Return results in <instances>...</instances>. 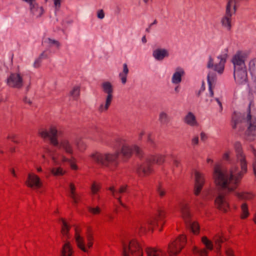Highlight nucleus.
Masks as SVG:
<instances>
[{
    "mask_svg": "<svg viewBox=\"0 0 256 256\" xmlns=\"http://www.w3.org/2000/svg\"><path fill=\"white\" fill-rule=\"evenodd\" d=\"M234 148L237 162L240 164L241 170L238 166H232L229 170L223 169L220 166L216 164L214 169L213 176L216 184L221 188L214 193L215 204L216 208L223 212L229 209V204L225 198L226 192L234 191L244 174L247 172V160L240 143L235 142Z\"/></svg>",
    "mask_w": 256,
    "mask_h": 256,
    "instance_id": "f257e3e1",
    "label": "nucleus"
},
{
    "mask_svg": "<svg viewBox=\"0 0 256 256\" xmlns=\"http://www.w3.org/2000/svg\"><path fill=\"white\" fill-rule=\"evenodd\" d=\"M110 146L116 151L114 153L95 152L91 154L90 157L98 164L110 170H113V166L118 164L120 152L118 150L119 149L121 154L126 158H130L133 152L139 157L142 156V150L138 146L136 145L130 146L128 141L123 138H115Z\"/></svg>",
    "mask_w": 256,
    "mask_h": 256,
    "instance_id": "f03ea898",
    "label": "nucleus"
},
{
    "mask_svg": "<svg viewBox=\"0 0 256 256\" xmlns=\"http://www.w3.org/2000/svg\"><path fill=\"white\" fill-rule=\"evenodd\" d=\"M228 50L224 49L220 54L216 56V61L209 56L207 62L206 68L214 72H210L207 76L208 83V94L206 95V98L204 100L206 103L210 105L213 101L214 92L212 86L214 84L216 78V74L222 75L225 68V64L228 58Z\"/></svg>",
    "mask_w": 256,
    "mask_h": 256,
    "instance_id": "7ed1b4c3",
    "label": "nucleus"
},
{
    "mask_svg": "<svg viewBox=\"0 0 256 256\" xmlns=\"http://www.w3.org/2000/svg\"><path fill=\"white\" fill-rule=\"evenodd\" d=\"M252 102L249 104V109L246 114L242 116L240 114L234 112L232 116L234 128H236L237 124L240 122H244L246 126V135L249 140H253L256 137V116L252 114L250 108Z\"/></svg>",
    "mask_w": 256,
    "mask_h": 256,
    "instance_id": "20e7f679",
    "label": "nucleus"
},
{
    "mask_svg": "<svg viewBox=\"0 0 256 256\" xmlns=\"http://www.w3.org/2000/svg\"><path fill=\"white\" fill-rule=\"evenodd\" d=\"M58 131L54 126H50L48 130H42L38 132L39 135L43 138H48L53 146L62 150L66 153L72 154L74 152L72 144L68 140L64 139L60 142L58 140Z\"/></svg>",
    "mask_w": 256,
    "mask_h": 256,
    "instance_id": "39448f33",
    "label": "nucleus"
},
{
    "mask_svg": "<svg viewBox=\"0 0 256 256\" xmlns=\"http://www.w3.org/2000/svg\"><path fill=\"white\" fill-rule=\"evenodd\" d=\"M147 256H165L166 253L160 249L148 248L146 250ZM142 256L141 246L134 240H128L122 242V256Z\"/></svg>",
    "mask_w": 256,
    "mask_h": 256,
    "instance_id": "423d86ee",
    "label": "nucleus"
},
{
    "mask_svg": "<svg viewBox=\"0 0 256 256\" xmlns=\"http://www.w3.org/2000/svg\"><path fill=\"white\" fill-rule=\"evenodd\" d=\"M176 208L180 213L188 228L194 234H197L199 230V226L192 219L188 202L184 200H180Z\"/></svg>",
    "mask_w": 256,
    "mask_h": 256,
    "instance_id": "0eeeda50",
    "label": "nucleus"
},
{
    "mask_svg": "<svg viewBox=\"0 0 256 256\" xmlns=\"http://www.w3.org/2000/svg\"><path fill=\"white\" fill-rule=\"evenodd\" d=\"M166 212L164 210H158V216L152 220L146 221H139L135 225L136 231L140 234H144L146 230L150 229L152 226L162 225L164 222Z\"/></svg>",
    "mask_w": 256,
    "mask_h": 256,
    "instance_id": "6e6552de",
    "label": "nucleus"
},
{
    "mask_svg": "<svg viewBox=\"0 0 256 256\" xmlns=\"http://www.w3.org/2000/svg\"><path fill=\"white\" fill-rule=\"evenodd\" d=\"M164 162V156L162 155L151 156L146 157L142 163L138 165L136 172L140 176H146L152 172L151 164L156 163L158 164Z\"/></svg>",
    "mask_w": 256,
    "mask_h": 256,
    "instance_id": "1a4fd4ad",
    "label": "nucleus"
},
{
    "mask_svg": "<svg viewBox=\"0 0 256 256\" xmlns=\"http://www.w3.org/2000/svg\"><path fill=\"white\" fill-rule=\"evenodd\" d=\"M101 87L102 92L106 94L104 104H102L98 108V110L102 112L106 111L110 106L113 98L114 88L112 84L108 81L104 82Z\"/></svg>",
    "mask_w": 256,
    "mask_h": 256,
    "instance_id": "9d476101",
    "label": "nucleus"
},
{
    "mask_svg": "<svg viewBox=\"0 0 256 256\" xmlns=\"http://www.w3.org/2000/svg\"><path fill=\"white\" fill-rule=\"evenodd\" d=\"M236 10L235 2L232 0H230L226 6V14L221 20L222 26L228 30L231 29V17L235 13Z\"/></svg>",
    "mask_w": 256,
    "mask_h": 256,
    "instance_id": "9b49d317",
    "label": "nucleus"
},
{
    "mask_svg": "<svg viewBox=\"0 0 256 256\" xmlns=\"http://www.w3.org/2000/svg\"><path fill=\"white\" fill-rule=\"evenodd\" d=\"M248 58V53L245 51L238 50L232 56L231 62L234 69L246 68L245 62Z\"/></svg>",
    "mask_w": 256,
    "mask_h": 256,
    "instance_id": "f8f14e48",
    "label": "nucleus"
},
{
    "mask_svg": "<svg viewBox=\"0 0 256 256\" xmlns=\"http://www.w3.org/2000/svg\"><path fill=\"white\" fill-rule=\"evenodd\" d=\"M186 238L184 235L180 236L168 246V252L170 256H176L178 254L186 243Z\"/></svg>",
    "mask_w": 256,
    "mask_h": 256,
    "instance_id": "ddd939ff",
    "label": "nucleus"
},
{
    "mask_svg": "<svg viewBox=\"0 0 256 256\" xmlns=\"http://www.w3.org/2000/svg\"><path fill=\"white\" fill-rule=\"evenodd\" d=\"M6 84L10 87L20 88L23 86L22 76L19 73H11L6 79Z\"/></svg>",
    "mask_w": 256,
    "mask_h": 256,
    "instance_id": "4468645a",
    "label": "nucleus"
},
{
    "mask_svg": "<svg viewBox=\"0 0 256 256\" xmlns=\"http://www.w3.org/2000/svg\"><path fill=\"white\" fill-rule=\"evenodd\" d=\"M234 77L236 83L244 85L248 82L246 68L234 69Z\"/></svg>",
    "mask_w": 256,
    "mask_h": 256,
    "instance_id": "2eb2a0df",
    "label": "nucleus"
},
{
    "mask_svg": "<svg viewBox=\"0 0 256 256\" xmlns=\"http://www.w3.org/2000/svg\"><path fill=\"white\" fill-rule=\"evenodd\" d=\"M202 242L206 246V248L198 249L197 247L194 246L193 252L195 254H198L200 256H208V250H212L214 248L213 243L211 240H208L206 236L202 238Z\"/></svg>",
    "mask_w": 256,
    "mask_h": 256,
    "instance_id": "dca6fc26",
    "label": "nucleus"
},
{
    "mask_svg": "<svg viewBox=\"0 0 256 256\" xmlns=\"http://www.w3.org/2000/svg\"><path fill=\"white\" fill-rule=\"evenodd\" d=\"M204 182L205 178L204 174L200 172H196L194 173V192L196 196L200 194Z\"/></svg>",
    "mask_w": 256,
    "mask_h": 256,
    "instance_id": "f3484780",
    "label": "nucleus"
},
{
    "mask_svg": "<svg viewBox=\"0 0 256 256\" xmlns=\"http://www.w3.org/2000/svg\"><path fill=\"white\" fill-rule=\"evenodd\" d=\"M47 152L50 154V156L52 159L53 161L54 164V166H58L60 164V160L59 158H57L55 156L52 155V154H53L50 150L47 149ZM60 160L62 162H68L69 163L71 168L73 170H76L78 167L76 164H74L72 160L68 158H66L64 156H62L60 158Z\"/></svg>",
    "mask_w": 256,
    "mask_h": 256,
    "instance_id": "a211bd4d",
    "label": "nucleus"
},
{
    "mask_svg": "<svg viewBox=\"0 0 256 256\" xmlns=\"http://www.w3.org/2000/svg\"><path fill=\"white\" fill-rule=\"evenodd\" d=\"M184 75L185 71L184 69L180 66L176 67L175 68L174 72L172 76V83L174 84H178L182 82V78Z\"/></svg>",
    "mask_w": 256,
    "mask_h": 256,
    "instance_id": "6ab92c4d",
    "label": "nucleus"
},
{
    "mask_svg": "<svg viewBox=\"0 0 256 256\" xmlns=\"http://www.w3.org/2000/svg\"><path fill=\"white\" fill-rule=\"evenodd\" d=\"M26 184L28 186L34 188H40L42 186V182L40 178L36 174H28Z\"/></svg>",
    "mask_w": 256,
    "mask_h": 256,
    "instance_id": "aec40b11",
    "label": "nucleus"
},
{
    "mask_svg": "<svg viewBox=\"0 0 256 256\" xmlns=\"http://www.w3.org/2000/svg\"><path fill=\"white\" fill-rule=\"evenodd\" d=\"M152 56L158 61H162L164 58H168L170 56L168 50L163 48H158L152 52Z\"/></svg>",
    "mask_w": 256,
    "mask_h": 256,
    "instance_id": "412c9836",
    "label": "nucleus"
},
{
    "mask_svg": "<svg viewBox=\"0 0 256 256\" xmlns=\"http://www.w3.org/2000/svg\"><path fill=\"white\" fill-rule=\"evenodd\" d=\"M30 14L36 18L41 17L44 12L43 7L40 6L36 2L30 6Z\"/></svg>",
    "mask_w": 256,
    "mask_h": 256,
    "instance_id": "4be33fe9",
    "label": "nucleus"
},
{
    "mask_svg": "<svg viewBox=\"0 0 256 256\" xmlns=\"http://www.w3.org/2000/svg\"><path fill=\"white\" fill-rule=\"evenodd\" d=\"M42 44L46 48L47 50H48L50 52V48H58L60 46L58 41L50 38H44L42 40Z\"/></svg>",
    "mask_w": 256,
    "mask_h": 256,
    "instance_id": "5701e85b",
    "label": "nucleus"
},
{
    "mask_svg": "<svg viewBox=\"0 0 256 256\" xmlns=\"http://www.w3.org/2000/svg\"><path fill=\"white\" fill-rule=\"evenodd\" d=\"M184 121L186 124L192 127L198 126V123L196 116L190 112H188L185 116Z\"/></svg>",
    "mask_w": 256,
    "mask_h": 256,
    "instance_id": "b1692460",
    "label": "nucleus"
},
{
    "mask_svg": "<svg viewBox=\"0 0 256 256\" xmlns=\"http://www.w3.org/2000/svg\"><path fill=\"white\" fill-rule=\"evenodd\" d=\"M213 240L216 245V252L218 254V256H222L220 252L221 244L226 240V238L219 234H216L214 236Z\"/></svg>",
    "mask_w": 256,
    "mask_h": 256,
    "instance_id": "393cba45",
    "label": "nucleus"
},
{
    "mask_svg": "<svg viewBox=\"0 0 256 256\" xmlns=\"http://www.w3.org/2000/svg\"><path fill=\"white\" fill-rule=\"evenodd\" d=\"M75 241L77 246L84 252H87L88 250L85 246V242L84 238L80 236L78 230L76 228Z\"/></svg>",
    "mask_w": 256,
    "mask_h": 256,
    "instance_id": "a878e982",
    "label": "nucleus"
},
{
    "mask_svg": "<svg viewBox=\"0 0 256 256\" xmlns=\"http://www.w3.org/2000/svg\"><path fill=\"white\" fill-rule=\"evenodd\" d=\"M126 186H122L118 190H116L114 186L110 187L108 190H110L112 195L118 199L120 204L124 207H126L125 205L123 204L120 200V197L117 198L116 195L118 194H121L125 192L126 191Z\"/></svg>",
    "mask_w": 256,
    "mask_h": 256,
    "instance_id": "bb28decb",
    "label": "nucleus"
},
{
    "mask_svg": "<svg viewBox=\"0 0 256 256\" xmlns=\"http://www.w3.org/2000/svg\"><path fill=\"white\" fill-rule=\"evenodd\" d=\"M73 252L70 243L66 242L62 246L60 256H73Z\"/></svg>",
    "mask_w": 256,
    "mask_h": 256,
    "instance_id": "cd10ccee",
    "label": "nucleus"
},
{
    "mask_svg": "<svg viewBox=\"0 0 256 256\" xmlns=\"http://www.w3.org/2000/svg\"><path fill=\"white\" fill-rule=\"evenodd\" d=\"M122 66L123 70L122 72L119 74V77L122 83L124 84L126 82L127 76L128 74L129 70L126 64H124Z\"/></svg>",
    "mask_w": 256,
    "mask_h": 256,
    "instance_id": "c85d7f7f",
    "label": "nucleus"
},
{
    "mask_svg": "<svg viewBox=\"0 0 256 256\" xmlns=\"http://www.w3.org/2000/svg\"><path fill=\"white\" fill-rule=\"evenodd\" d=\"M75 186L74 184H70V194L69 196L72 198L74 203L76 204L79 200V196L75 192Z\"/></svg>",
    "mask_w": 256,
    "mask_h": 256,
    "instance_id": "c756f323",
    "label": "nucleus"
},
{
    "mask_svg": "<svg viewBox=\"0 0 256 256\" xmlns=\"http://www.w3.org/2000/svg\"><path fill=\"white\" fill-rule=\"evenodd\" d=\"M60 221L62 224V234L63 236H68L70 230V226L63 218H60Z\"/></svg>",
    "mask_w": 256,
    "mask_h": 256,
    "instance_id": "7c9ffc66",
    "label": "nucleus"
},
{
    "mask_svg": "<svg viewBox=\"0 0 256 256\" xmlns=\"http://www.w3.org/2000/svg\"><path fill=\"white\" fill-rule=\"evenodd\" d=\"M248 70L252 76L256 77V58L252 59L250 61Z\"/></svg>",
    "mask_w": 256,
    "mask_h": 256,
    "instance_id": "2f4dec72",
    "label": "nucleus"
},
{
    "mask_svg": "<svg viewBox=\"0 0 256 256\" xmlns=\"http://www.w3.org/2000/svg\"><path fill=\"white\" fill-rule=\"evenodd\" d=\"M158 120L162 124H166L169 122V117L166 113L162 112L159 114Z\"/></svg>",
    "mask_w": 256,
    "mask_h": 256,
    "instance_id": "473e14b6",
    "label": "nucleus"
},
{
    "mask_svg": "<svg viewBox=\"0 0 256 256\" xmlns=\"http://www.w3.org/2000/svg\"><path fill=\"white\" fill-rule=\"evenodd\" d=\"M241 218H246L249 215L248 205L246 203H243L241 205Z\"/></svg>",
    "mask_w": 256,
    "mask_h": 256,
    "instance_id": "72a5a7b5",
    "label": "nucleus"
},
{
    "mask_svg": "<svg viewBox=\"0 0 256 256\" xmlns=\"http://www.w3.org/2000/svg\"><path fill=\"white\" fill-rule=\"evenodd\" d=\"M236 196L241 200H251L254 196L252 194L248 192L238 193L236 192Z\"/></svg>",
    "mask_w": 256,
    "mask_h": 256,
    "instance_id": "f704fd0d",
    "label": "nucleus"
},
{
    "mask_svg": "<svg viewBox=\"0 0 256 256\" xmlns=\"http://www.w3.org/2000/svg\"><path fill=\"white\" fill-rule=\"evenodd\" d=\"M80 94V87L79 86H74L72 90L70 92V96L74 100H76Z\"/></svg>",
    "mask_w": 256,
    "mask_h": 256,
    "instance_id": "c9c22d12",
    "label": "nucleus"
},
{
    "mask_svg": "<svg viewBox=\"0 0 256 256\" xmlns=\"http://www.w3.org/2000/svg\"><path fill=\"white\" fill-rule=\"evenodd\" d=\"M50 172L54 176H62L65 173V171L60 167L54 168L51 169Z\"/></svg>",
    "mask_w": 256,
    "mask_h": 256,
    "instance_id": "e433bc0d",
    "label": "nucleus"
},
{
    "mask_svg": "<svg viewBox=\"0 0 256 256\" xmlns=\"http://www.w3.org/2000/svg\"><path fill=\"white\" fill-rule=\"evenodd\" d=\"M75 144L77 146L78 148L80 150H83L85 148V145L84 142L80 140V138H78L74 142Z\"/></svg>",
    "mask_w": 256,
    "mask_h": 256,
    "instance_id": "4c0bfd02",
    "label": "nucleus"
},
{
    "mask_svg": "<svg viewBox=\"0 0 256 256\" xmlns=\"http://www.w3.org/2000/svg\"><path fill=\"white\" fill-rule=\"evenodd\" d=\"M199 137L198 135H194L191 138V144L193 147L198 146L199 144Z\"/></svg>",
    "mask_w": 256,
    "mask_h": 256,
    "instance_id": "58836bf2",
    "label": "nucleus"
},
{
    "mask_svg": "<svg viewBox=\"0 0 256 256\" xmlns=\"http://www.w3.org/2000/svg\"><path fill=\"white\" fill-rule=\"evenodd\" d=\"M100 186L96 184L95 182L93 183L91 186V190L94 194H96L97 192L99 190Z\"/></svg>",
    "mask_w": 256,
    "mask_h": 256,
    "instance_id": "ea45409f",
    "label": "nucleus"
},
{
    "mask_svg": "<svg viewBox=\"0 0 256 256\" xmlns=\"http://www.w3.org/2000/svg\"><path fill=\"white\" fill-rule=\"evenodd\" d=\"M88 210L89 211L92 213V214H98L100 212V209L99 207L97 206V207H96V208H92V207H90L88 208Z\"/></svg>",
    "mask_w": 256,
    "mask_h": 256,
    "instance_id": "a19ab883",
    "label": "nucleus"
},
{
    "mask_svg": "<svg viewBox=\"0 0 256 256\" xmlns=\"http://www.w3.org/2000/svg\"><path fill=\"white\" fill-rule=\"evenodd\" d=\"M56 10H58L61 6L62 0H53Z\"/></svg>",
    "mask_w": 256,
    "mask_h": 256,
    "instance_id": "79ce46f5",
    "label": "nucleus"
},
{
    "mask_svg": "<svg viewBox=\"0 0 256 256\" xmlns=\"http://www.w3.org/2000/svg\"><path fill=\"white\" fill-rule=\"evenodd\" d=\"M86 238L88 240L87 246L88 248H90L92 246V237L90 234H88L86 236Z\"/></svg>",
    "mask_w": 256,
    "mask_h": 256,
    "instance_id": "37998d69",
    "label": "nucleus"
},
{
    "mask_svg": "<svg viewBox=\"0 0 256 256\" xmlns=\"http://www.w3.org/2000/svg\"><path fill=\"white\" fill-rule=\"evenodd\" d=\"M231 153L230 151L226 152L223 155V158L224 160L229 162L230 163V154Z\"/></svg>",
    "mask_w": 256,
    "mask_h": 256,
    "instance_id": "c03bdc74",
    "label": "nucleus"
},
{
    "mask_svg": "<svg viewBox=\"0 0 256 256\" xmlns=\"http://www.w3.org/2000/svg\"><path fill=\"white\" fill-rule=\"evenodd\" d=\"M42 59L40 58H37L35 60L34 62L33 66L34 68H38V67H40V64L42 62Z\"/></svg>",
    "mask_w": 256,
    "mask_h": 256,
    "instance_id": "a18cd8bd",
    "label": "nucleus"
},
{
    "mask_svg": "<svg viewBox=\"0 0 256 256\" xmlns=\"http://www.w3.org/2000/svg\"><path fill=\"white\" fill-rule=\"evenodd\" d=\"M104 16L105 14L102 10H100L97 12V17L98 18L102 20L104 18Z\"/></svg>",
    "mask_w": 256,
    "mask_h": 256,
    "instance_id": "49530a36",
    "label": "nucleus"
},
{
    "mask_svg": "<svg viewBox=\"0 0 256 256\" xmlns=\"http://www.w3.org/2000/svg\"><path fill=\"white\" fill-rule=\"evenodd\" d=\"M250 90L252 94L256 95V77H254L253 85L251 87Z\"/></svg>",
    "mask_w": 256,
    "mask_h": 256,
    "instance_id": "de8ad7c7",
    "label": "nucleus"
},
{
    "mask_svg": "<svg viewBox=\"0 0 256 256\" xmlns=\"http://www.w3.org/2000/svg\"><path fill=\"white\" fill-rule=\"evenodd\" d=\"M48 50H46L44 51L38 56V58L42 60L47 58L48 57Z\"/></svg>",
    "mask_w": 256,
    "mask_h": 256,
    "instance_id": "09e8293b",
    "label": "nucleus"
},
{
    "mask_svg": "<svg viewBox=\"0 0 256 256\" xmlns=\"http://www.w3.org/2000/svg\"><path fill=\"white\" fill-rule=\"evenodd\" d=\"M225 253L226 256H234V251L230 248H227Z\"/></svg>",
    "mask_w": 256,
    "mask_h": 256,
    "instance_id": "8fccbe9b",
    "label": "nucleus"
},
{
    "mask_svg": "<svg viewBox=\"0 0 256 256\" xmlns=\"http://www.w3.org/2000/svg\"><path fill=\"white\" fill-rule=\"evenodd\" d=\"M16 136L15 134H10L8 136V138L10 140L14 142H17L15 140L16 138Z\"/></svg>",
    "mask_w": 256,
    "mask_h": 256,
    "instance_id": "3c124183",
    "label": "nucleus"
},
{
    "mask_svg": "<svg viewBox=\"0 0 256 256\" xmlns=\"http://www.w3.org/2000/svg\"><path fill=\"white\" fill-rule=\"evenodd\" d=\"M200 140L202 141H204L208 138L206 134L204 132H201L200 134Z\"/></svg>",
    "mask_w": 256,
    "mask_h": 256,
    "instance_id": "603ef678",
    "label": "nucleus"
},
{
    "mask_svg": "<svg viewBox=\"0 0 256 256\" xmlns=\"http://www.w3.org/2000/svg\"><path fill=\"white\" fill-rule=\"evenodd\" d=\"M215 100L216 102L218 103V105L219 106L220 112H222V102H220V100L218 98H215Z\"/></svg>",
    "mask_w": 256,
    "mask_h": 256,
    "instance_id": "864d4df0",
    "label": "nucleus"
},
{
    "mask_svg": "<svg viewBox=\"0 0 256 256\" xmlns=\"http://www.w3.org/2000/svg\"><path fill=\"white\" fill-rule=\"evenodd\" d=\"M157 23V20H155L153 22H152V24H150L149 26L146 28V31L147 32H150V28L154 25V24H155Z\"/></svg>",
    "mask_w": 256,
    "mask_h": 256,
    "instance_id": "5fc2aeb1",
    "label": "nucleus"
},
{
    "mask_svg": "<svg viewBox=\"0 0 256 256\" xmlns=\"http://www.w3.org/2000/svg\"><path fill=\"white\" fill-rule=\"evenodd\" d=\"M158 192L160 196H162L165 194V192L164 190H162V188H159L158 189Z\"/></svg>",
    "mask_w": 256,
    "mask_h": 256,
    "instance_id": "6e6d98bb",
    "label": "nucleus"
},
{
    "mask_svg": "<svg viewBox=\"0 0 256 256\" xmlns=\"http://www.w3.org/2000/svg\"><path fill=\"white\" fill-rule=\"evenodd\" d=\"M148 142L150 144L154 143L153 140L151 138V134H149L148 136Z\"/></svg>",
    "mask_w": 256,
    "mask_h": 256,
    "instance_id": "4d7b16f0",
    "label": "nucleus"
},
{
    "mask_svg": "<svg viewBox=\"0 0 256 256\" xmlns=\"http://www.w3.org/2000/svg\"><path fill=\"white\" fill-rule=\"evenodd\" d=\"M22 1L27 2L29 4V6L31 5V4H32L34 2H36V0H22Z\"/></svg>",
    "mask_w": 256,
    "mask_h": 256,
    "instance_id": "13d9d810",
    "label": "nucleus"
},
{
    "mask_svg": "<svg viewBox=\"0 0 256 256\" xmlns=\"http://www.w3.org/2000/svg\"><path fill=\"white\" fill-rule=\"evenodd\" d=\"M145 132L144 130H142L138 134V139L141 140L142 136L144 134Z\"/></svg>",
    "mask_w": 256,
    "mask_h": 256,
    "instance_id": "bf43d9fd",
    "label": "nucleus"
},
{
    "mask_svg": "<svg viewBox=\"0 0 256 256\" xmlns=\"http://www.w3.org/2000/svg\"><path fill=\"white\" fill-rule=\"evenodd\" d=\"M174 165L176 166V167L178 166L180 162L176 159H174L173 161Z\"/></svg>",
    "mask_w": 256,
    "mask_h": 256,
    "instance_id": "052dcab7",
    "label": "nucleus"
},
{
    "mask_svg": "<svg viewBox=\"0 0 256 256\" xmlns=\"http://www.w3.org/2000/svg\"><path fill=\"white\" fill-rule=\"evenodd\" d=\"M24 102L26 103H28L30 104H32V102L31 100L28 99V98L26 97L24 100Z\"/></svg>",
    "mask_w": 256,
    "mask_h": 256,
    "instance_id": "680f3d73",
    "label": "nucleus"
},
{
    "mask_svg": "<svg viewBox=\"0 0 256 256\" xmlns=\"http://www.w3.org/2000/svg\"><path fill=\"white\" fill-rule=\"evenodd\" d=\"M180 86H176L174 88V92H176V93H178L179 92H180Z\"/></svg>",
    "mask_w": 256,
    "mask_h": 256,
    "instance_id": "e2e57ef3",
    "label": "nucleus"
},
{
    "mask_svg": "<svg viewBox=\"0 0 256 256\" xmlns=\"http://www.w3.org/2000/svg\"><path fill=\"white\" fill-rule=\"evenodd\" d=\"M142 42L144 44H146V39L145 36H143L142 38Z\"/></svg>",
    "mask_w": 256,
    "mask_h": 256,
    "instance_id": "0e129e2a",
    "label": "nucleus"
},
{
    "mask_svg": "<svg viewBox=\"0 0 256 256\" xmlns=\"http://www.w3.org/2000/svg\"><path fill=\"white\" fill-rule=\"evenodd\" d=\"M11 172H12V174H13V176H16V174H15V172H14V170H13V169H12V170H11Z\"/></svg>",
    "mask_w": 256,
    "mask_h": 256,
    "instance_id": "69168bd1",
    "label": "nucleus"
},
{
    "mask_svg": "<svg viewBox=\"0 0 256 256\" xmlns=\"http://www.w3.org/2000/svg\"><path fill=\"white\" fill-rule=\"evenodd\" d=\"M206 161L208 162H212V160L209 158L207 159Z\"/></svg>",
    "mask_w": 256,
    "mask_h": 256,
    "instance_id": "338daca9",
    "label": "nucleus"
},
{
    "mask_svg": "<svg viewBox=\"0 0 256 256\" xmlns=\"http://www.w3.org/2000/svg\"><path fill=\"white\" fill-rule=\"evenodd\" d=\"M254 223L256 224V214L254 216V219H253Z\"/></svg>",
    "mask_w": 256,
    "mask_h": 256,
    "instance_id": "774afa93",
    "label": "nucleus"
}]
</instances>
